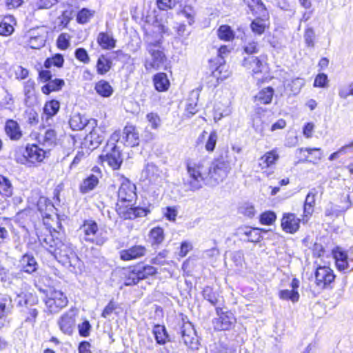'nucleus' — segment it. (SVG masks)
<instances>
[{"label": "nucleus", "instance_id": "f257e3e1", "mask_svg": "<svg viewBox=\"0 0 353 353\" xmlns=\"http://www.w3.org/2000/svg\"><path fill=\"white\" fill-rule=\"evenodd\" d=\"M187 171L190 178V189L192 190L201 188V183L210 172L208 163L205 160L188 161Z\"/></svg>", "mask_w": 353, "mask_h": 353}, {"label": "nucleus", "instance_id": "f03ea898", "mask_svg": "<svg viewBox=\"0 0 353 353\" xmlns=\"http://www.w3.org/2000/svg\"><path fill=\"white\" fill-rule=\"evenodd\" d=\"M148 56L145 57L144 66L147 71L161 70L165 67L167 58L158 43H150L147 46Z\"/></svg>", "mask_w": 353, "mask_h": 353}, {"label": "nucleus", "instance_id": "7ed1b4c3", "mask_svg": "<svg viewBox=\"0 0 353 353\" xmlns=\"http://www.w3.org/2000/svg\"><path fill=\"white\" fill-rule=\"evenodd\" d=\"M242 64L245 68L252 72V76L258 83L263 82L267 78L265 75L268 72V67L266 63L259 57L254 56L244 57Z\"/></svg>", "mask_w": 353, "mask_h": 353}, {"label": "nucleus", "instance_id": "20e7f679", "mask_svg": "<svg viewBox=\"0 0 353 353\" xmlns=\"http://www.w3.org/2000/svg\"><path fill=\"white\" fill-rule=\"evenodd\" d=\"M101 163L112 170H118L123 161L121 154L116 145L112 143H107L103 153L99 156Z\"/></svg>", "mask_w": 353, "mask_h": 353}, {"label": "nucleus", "instance_id": "39448f33", "mask_svg": "<svg viewBox=\"0 0 353 353\" xmlns=\"http://www.w3.org/2000/svg\"><path fill=\"white\" fill-rule=\"evenodd\" d=\"M81 232L83 234V239L85 241L94 243L97 245H102L106 241V239L98 234V225L92 220H86L80 228Z\"/></svg>", "mask_w": 353, "mask_h": 353}, {"label": "nucleus", "instance_id": "423d86ee", "mask_svg": "<svg viewBox=\"0 0 353 353\" xmlns=\"http://www.w3.org/2000/svg\"><path fill=\"white\" fill-rule=\"evenodd\" d=\"M68 304V299L59 290L50 292L46 299V305L51 313H57Z\"/></svg>", "mask_w": 353, "mask_h": 353}, {"label": "nucleus", "instance_id": "0eeeda50", "mask_svg": "<svg viewBox=\"0 0 353 353\" xmlns=\"http://www.w3.org/2000/svg\"><path fill=\"white\" fill-rule=\"evenodd\" d=\"M335 279L333 270L327 266H319L315 272V284L319 290H324L332 283Z\"/></svg>", "mask_w": 353, "mask_h": 353}, {"label": "nucleus", "instance_id": "6e6552de", "mask_svg": "<svg viewBox=\"0 0 353 353\" xmlns=\"http://www.w3.org/2000/svg\"><path fill=\"white\" fill-rule=\"evenodd\" d=\"M217 317L213 320V325L217 330H228L232 328L236 319L231 312H224L221 307H216Z\"/></svg>", "mask_w": 353, "mask_h": 353}, {"label": "nucleus", "instance_id": "1a4fd4ad", "mask_svg": "<svg viewBox=\"0 0 353 353\" xmlns=\"http://www.w3.org/2000/svg\"><path fill=\"white\" fill-rule=\"evenodd\" d=\"M120 202L132 203L137 199L136 186L128 179L123 178L118 190Z\"/></svg>", "mask_w": 353, "mask_h": 353}, {"label": "nucleus", "instance_id": "9d476101", "mask_svg": "<svg viewBox=\"0 0 353 353\" xmlns=\"http://www.w3.org/2000/svg\"><path fill=\"white\" fill-rule=\"evenodd\" d=\"M230 170L228 161L219 160L214 164L212 168L209 167L208 176L216 182L222 181L228 176Z\"/></svg>", "mask_w": 353, "mask_h": 353}, {"label": "nucleus", "instance_id": "9b49d317", "mask_svg": "<svg viewBox=\"0 0 353 353\" xmlns=\"http://www.w3.org/2000/svg\"><path fill=\"white\" fill-rule=\"evenodd\" d=\"M180 333L185 345L192 349L197 348L198 340L192 323L189 322L184 323L181 327Z\"/></svg>", "mask_w": 353, "mask_h": 353}, {"label": "nucleus", "instance_id": "f8f14e48", "mask_svg": "<svg viewBox=\"0 0 353 353\" xmlns=\"http://www.w3.org/2000/svg\"><path fill=\"white\" fill-rule=\"evenodd\" d=\"M332 255L335 260L336 267L341 272L352 271L353 267L350 268L351 260L348 257L347 251L340 247H336L332 250Z\"/></svg>", "mask_w": 353, "mask_h": 353}, {"label": "nucleus", "instance_id": "ddd939ff", "mask_svg": "<svg viewBox=\"0 0 353 353\" xmlns=\"http://www.w3.org/2000/svg\"><path fill=\"white\" fill-rule=\"evenodd\" d=\"M319 193L321 194H323L322 188L321 186L312 188L307 194L303 209V222H307L308 221V216L312 214L314 206L316 203V196Z\"/></svg>", "mask_w": 353, "mask_h": 353}, {"label": "nucleus", "instance_id": "4468645a", "mask_svg": "<svg viewBox=\"0 0 353 353\" xmlns=\"http://www.w3.org/2000/svg\"><path fill=\"white\" fill-rule=\"evenodd\" d=\"M92 172L85 179L80 185V190L82 193H88L94 190L99 183V179L101 177V172L99 168L94 167Z\"/></svg>", "mask_w": 353, "mask_h": 353}, {"label": "nucleus", "instance_id": "2eb2a0df", "mask_svg": "<svg viewBox=\"0 0 353 353\" xmlns=\"http://www.w3.org/2000/svg\"><path fill=\"white\" fill-rule=\"evenodd\" d=\"M117 212L119 216L124 219H134L146 216L149 210L139 207L128 208V206H119Z\"/></svg>", "mask_w": 353, "mask_h": 353}, {"label": "nucleus", "instance_id": "dca6fc26", "mask_svg": "<svg viewBox=\"0 0 353 353\" xmlns=\"http://www.w3.org/2000/svg\"><path fill=\"white\" fill-rule=\"evenodd\" d=\"M58 324L60 330L65 334L70 335L75 325V314L70 310L63 314L59 319Z\"/></svg>", "mask_w": 353, "mask_h": 353}, {"label": "nucleus", "instance_id": "f3484780", "mask_svg": "<svg viewBox=\"0 0 353 353\" xmlns=\"http://www.w3.org/2000/svg\"><path fill=\"white\" fill-rule=\"evenodd\" d=\"M123 140L127 146L134 147L139 143V133L135 126L126 125L123 131Z\"/></svg>", "mask_w": 353, "mask_h": 353}, {"label": "nucleus", "instance_id": "a211bd4d", "mask_svg": "<svg viewBox=\"0 0 353 353\" xmlns=\"http://www.w3.org/2000/svg\"><path fill=\"white\" fill-rule=\"evenodd\" d=\"M301 220L294 214H284L281 219V227L283 230L288 233H294L299 228Z\"/></svg>", "mask_w": 353, "mask_h": 353}, {"label": "nucleus", "instance_id": "6ab92c4d", "mask_svg": "<svg viewBox=\"0 0 353 353\" xmlns=\"http://www.w3.org/2000/svg\"><path fill=\"white\" fill-rule=\"evenodd\" d=\"M279 159V155L276 150L274 149L265 152L259 159L258 166L261 170L271 168L272 165L276 164Z\"/></svg>", "mask_w": 353, "mask_h": 353}, {"label": "nucleus", "instance_id": "aec40b11", "mask_svg": "<svg viewBox=\"0 0 353 353\" xmlns=\"http://www.w3.org/2000/svg\"><path fill=\"white\" fill-rule=\"evenodd\" d=\"M146 248L143 245H134L128 250L121 252V259L130 261L140 258L145 254Z\"/></svg>", "mask_w": 353, "mask_h": 353}, {"label": "nucleus", "instance_id": "412c9836", "mask_svg": "<svg viewBox=\"0 0 353 353\" xmlns=\"http://www.w3.org/2000/svg\"><path fill=\"white\" fill-rule=\"evenodd\" d=\"M141 177L150 183H156L161 178V172L153 163H148L141 173Z\"/></svg>", "mask_w": 353, "mask_h": 353}, {"label": "nucleus", "instance_id": "4be33fe9", "mask_svg": "<svg viewBox=\"0 0 353 353\" xmlns=\"http://www.w3.org/2000/svg\"><path fill=\"white\" fill-rule=\"evenodd\" d=\"M26 152V157L32 163L42 161L45 157V151L37 145H28Z\"/></svg>", "mask_w": 353, "mask_h": 353}, {"label": "nucleus", "instance_id": "5701e85b", "mask_svg": "<svg viewBox=\"0 0 353 353\" xmlns=\"http://www.w3.org/2000/svg\"><path fill=\"white\" fill-rule=\"evenodd\" d=\"M19 267L21 271L31 274L37 270L38 264L32 256L25 254L19 261Z\"/></svg>", "mask_w": 353, "mask_h": 353}, {"label": "nucleus", "instance_id": "b1692460", "mask_svg": "<svg viewBox=\"0 0 353 353\" xmlns=\"http://www.w3.org/2000/svg\"><path fill=\"white\" fill-rule=\"evenodd\" d=\"M6 134L12 140H19L22 137V132L18 123L12 119L6 121L5 125Z\"/></svg>", "mask_w": 353, "mask_h": 353}, {"label": "nucleus", "instance_id": "393cba45", "mask_svg": "<svg viewBox=\"0 0 353 353\" xmlns=\"http://www.w3.org/2000/svg\"><path fill=\"white\" fill-rule=\"evenodd\" d=\"M97 43L103 50H111L116 46V39H114L112 33L100 32L97 37Z\"/></svg>", "mask_w": 353, "mask_h": 353}, {"label": "nucleus", "instance_id": "a878e982", "mask_svg": "<svg viewBox=\"0 0 353 353\" xmlns=\"http://www.w3.org/2000/svg\"><path fill=\"white\" fill-rule=\"evenodd\" d=\"M13 309L12 300L8 295L0 298V320H5L12 313Z\"/></svg>", "mask_w": 353, "mask_h": 353}, {"label": "nucleus", "instance_id": "bb28decb", "mask_svg": "<svg viewBox=\"0 0 353 353\" xmlns=\"http://www.w3.org/2000/svg\"><path fill=\"white\" fill-rule=\"evenodd\" d=\"M16 24L14 18L12 16L5 17L0 22V34L7 37L14 32V26Z\"/></svg>", "mask_w": 353, "mask_h": 353}, {"label": "nucleus", "instance_id": "cd10ccee", "mask_svg": "<svg viewBox=\"0 0 353 353\" xmlns=\"http://www.w3.org/2000/svg\"><path fill=\"white\" fill-rule=\"evenodd\" d=\"M65 85V81L61 79H54L49 81L41 87V92L45 94H49L52 92H57L61 90Z\"/></svg>", "mask_w": 353, "mask_h": 353}, {"label": "nucleus", "instance_id": "c85d7f7f", "mask_svg": "<svg viewBox=\"0 0 353 353\" xmlns=\"http://www.w3.org/2000/svg\"><path fill=\"white\" fill-rule=\"evenodd\" d=\"M86 139L90 142V145L96 148L105 139V133L100 128H94L86 137Z\"/></svg>", "mask_w": 353, "mask_h": 353}, {"label": "nucleus", "instance_id": "c756f323", "mask_svg": "<svg viewBox=\"0 0 353 353\" xmlns=\"http://www.w3.org/2000/svg\"><path fill=\"white\" fill-rule=\"evenodd\" d=\"M274 94V90L271 87H268L261 90L254 97V101L261 104H269L271 103Z\"/></svg>", "mask_w": 353, "mask_h": 353}, {"label": "nucleus", "instance_id": "7c9ffc66", "mask_svg": "<svg viewBox=\"0 0 353 353\" xmlns=\"http://www.w3.org/2000/svg\"><path fill=\"white\" fill-rule=\"evenodd\" d=\"M29 39L27 46L32 49H39L45 45L46 39L43 35L35 34L34 30L29 32Z\"/></svg>", "mask_w": 353, "mask_h": 353}, {"label": "nucleus", "instance_id": "2f4dec72", "mask_svg": "<svg viewBox=\"0 0 353 353\" xmlns=\"http://www.w3.org/2000/svg\"><path fill=\"white\" fill-rule=\"evenodd\" d=\"M94 90L99 95L103 97H109L113 93L112 87L105 80H100L96 83Z\"/></svg>", "mask_w": 353, "mask_h": 353}, {"label": "nucleus", "instance_id": "473e14b6", "mask_svg": "<svg viewBox=\"0 0 353 353\" xmlns=\"http://www.w3.org/2000/svg\"><path fill=\"white\" fill-rule=\"evenodd\" d=\"M154 84L157 90L165 91L170 86V81L165 73H158L154 77Z\"/></svg>", "mask_w": 353, "mask_h": 353}, {"label": "nucleus", "instance_id": "72a5a7b5", "mask_svg": "<svg viewBox=\"0 0 353 353\" xmlns=\"http://www.w3.org/2000/svg\"><path fill=\"white\" fill-rule=\"evenodd\" d=\"M70 128L73 130H81L88 124V120L80 114H74L69 121Z\"/></svg>", "mask_w": 353, "mask_h": 353}, {"label": "nucleus", "instance_id": "f704fd0d", "mask_svg": "<svg viewBox=\"0 0 353 353\" xmlns=\"http://www.w3.org/2000/svg\"><path fill=\"white\" fill-rule=\"evenodd\" d=\"M168 14L166 12H163L156 16L154 26L159 28L161 33H168Z\"/></svg>", "mask_w": 353, "mask_h": 353}, {"label": "nucleus", "instance_id": "c9c22d12", "mask_svg": "<svg viewBox=\"0 0 353 353\" xmlns=\"http://www.w3.org/2000/svg\"><path fill=\"white\" fill-rule=\"evenodd\" d=\"M139 280L146 279L148 276H152L156 274V268L151 265L134 267Z\"/></svg>", "mask_w": 353, "mask_h": 353}, {"label": "nucleus", "instance_id": "e433bc0d", "mask_svg": "<svg viewBox=\"0 0 353 353\" xmlns=\"http://www.w3.org/2000/svg\"><path fill=\"white\" fill-rule=\"evenodd\" d=\"M218 37L225 41H231L234 39V32L228 25H222L217 30Z\"/></svg>", "mask_w": 353, "mask_h": 353}, {"label": "nucleus", "instance_id": "4c0bfd02", "mask_svg": "<svg viewBox=\"0 0 353 353\" xmlns=\"http://www.w3.org/2000/svg\"><path fill=\"white\" fill-rule=\"evenodd\" d=\"M150 240L152 245H159L164 240V232L163 228L156 227L152 228L149 234Z\"/></svg>", "mask_w": 353, "mask_h": 353}, {"label": "nucleus", "instance_id": "58836bf2", "mask_svg": "<svg viewBox=\"0 0 353 353\" xmlns=\"http://www.w3.org/2000/svg\"><path fill=\"white\" fill-rule=\"evenodd\" d=\"M35 93V81L30 79L23 83V94L25 96V102L27 103Z\"/></svg>", "mask_w": 353, "mask_h": 353}, {"label": "nucleus", "instance_id": "ea45409f", "mask_svg": "<svg viewBox=\"0 0 353 353\" xmlns=\"http://www.w3.org/2000/svg\"><path fill=\"white\" fill-rule=\"evenodd\" d=\"M112 66V62L105 56L101 55L97 60V70L99 74H105L107 73Z\"/></svg>", "mask_w": 353, "mask_h": 353}, {"label": "nucleus", "instance_id": "a19ab883", "mask_svg": "<svg viewBox=\"0 0 353 353\" xmlns=\"http://www.w3.org/2000/svg\"><path fill=\"white\" fill-rule=\"evenodd\" d=\"M153 333L155 336V339L159 344L165 343L168 340V335L164 326L160 325H155L153 329Z\"/></svg>", "mask_w": 353, "mask_h": 353}, {"label": "nucleus", "instance_id": "79ce46f5", "mask_svg": "<svg viewBox=\"0 0 353 353\" xmlns=\"http://www.w3.org/2000/svg\"><path fill=\"white\" fill-rule=\"evenodd\" d=\"M94 10L88 8H83L78 12L77 21L79 23L85 24L94 17Z\"/></svg>", "mask_w": 353, "mask_h": 353}, {"label": "nucleus", "instance_id": "37998d69", "mask_svg": "<svg viewBox=\"0 0 353 353\" xmlns=\"http://www.w3.org/2000/svg\"><path fill=\"white\" fill-rule=\"evenodd\" d=\"M12 194V186L9 179L0 175V194L10 196Z\"/></svg>", "mask_w": 353, "mask_h": 353}, {"label": "nucleus", "instance_id": "c03bdc74", "mask_svg": "<svg viewBox=\"0 0 353 353\" xmlns=\"http://www.w3.org/2000/svg\"><path fill=\"white\" fill-rule=\"evenodd\" d=\"M279 296L283 300H290L293 303H296L299 299V294L297 290H283L279 292Z\"/></svg>", "mask_w": 353, "mask_h": 353}, {"label": "nucleus", "instance_id": "a18cd8bd", "mask_svg": "<svg viewBox=\"0 0 353 353\" xmlns=\"http://www.w3.org/2000/svg\"><path fill=\"white\" fill-rule=\"evenodd\" d=\"M250 28L254 33L260 35L265 32L267 25L265 20L256 18L251 23Z\"/></svg>", "mask_w": 353, "mask_h": 353}, {"label": "nucleus", "instance_id": "49530a36", "mask_svg": "<svg viewBox=\"0 0 353 353\" xmlns=\"http://www.w3.org/2000/svg\"><path fill=\"white\" fill-rule=\"evenodd\" d=\"M60 108V103L57 100H51L45 104L44 112L49 117L54 116Z\"/></svg>", "mask_w": 353, "mask_h": 353}, {"label": "nucleus", "instance_id": "de8ad7c7", "mask_svg": "<svg viewBox=\"0 0 353 353\" xmlns=\"http://www.w3.org/2000/svg\"><path fill=\"white\" fill-rule=\"evenodd\" d=\"M243 234L248 237L250 242H259L261 239L260 232L258 229L245 228L243 229Z\"/></svg>", "mask_w": 353, "mask_h": 353}, {"label": "nucleus", "instance_id": "09e8293b", "mask_svg": "<svg viewBox=\"0 0 353 353\" xmlns=\"http://www.w3.org/2000/svg\"><path fill=\"white\" fill-rule=\"evenodd\" d=\"M37 208L41 212H43L46 216H48L47 211L52 210L54 208V205L46 198L41 197L38 201Z\"/></svg>", "mask_w": 353, "mask_h": 353}, {"label": "nucleus", "instance_id": "8fccbe9b", "mask_svg": "<svg viewBox=\"0 0 353 353\" xmlns=\"http://www.w3.org/2000/svg\"><path fill=\"white\" fill-rule=\"evenodd\" d=\"M57 139L56 132L52 129H48L46 130L43 137V143L44 145L50 146L52 145Z\"/></svg>", "mask_w": 353, "mask_h": 353}, {"label": "nucleus", "instance_id": "3c124183", "mask_svg": "<svg viewBox=\"0 0 353 353\" xmlns=\"http://www.w3.org/2000/svg\"><path fill=\"white\" fill-rule=\"evenodd\" d=\"M125 274V279L124 281V285L126 286L136 285L139 281L134 268L131 270L128 271V272Z\"/></svg>", "mask_w": 353, "mask_h": 353}, {"label": "nucleus", "instance_id": "603ef678", "mask_svg": "<svg viewBox=\"0 0 353 353\" xmlns=\"http://www.w3.org/2000/svg\"><path fill=\"white\" fill-rule=\"evenodd\" d=\"M217 139L218 135L216 132L214 130L211 132L205 146L207 151L212 152L214 150Z\"/></svg>", "mask_w": 353, "mask_h": 353}, {"label": "nucleus", "instance_id": "864d4df0", "mask_svg": "<svg viewBox=\"0 0 353 353\" xmlns=\"http://www.w3.org/2000/svg\"><path fill=\"white\" fill-rule=\"evenodd\" d=\"M70 36L67 33L61 34L57 39V46L61 50L67 49L70 46Z\"/></svg>", "mask_w": 353, "mask_h": 353}, {"label": "nucleus", "instance_id": "5fc2aeb1", "mask_svg": "<svg viewBox=\"0 0 353 353\" xmlns=\"http://www.w3.org/2000/svg\"><path fill=\"white\" fill-rule=\"evenodd\" d=\"M315 32L312 28H308L304 33V40L307 47L314 46Z\"/></svg>", "mask_w": 353, "mask_h": 353}, {"label": "nucleus", "instance_id": "6e6d98bb", "mask_svg": "<svg viewBox=\"0 0 353 353\" xmlns=\"http://www.w3.org/2000/svg\"><path fill=\"white\" fill-rule=\"evenodd\" d=\"M276 216L273 212H265L261 215L260 221L263 225H272L276 220Z\"/></svg>", "mask_w": 353, "mask_h": 353}, {"label": "nucleus", "instance_id": "4d7b16f0", "mask_svg": "<svg viewBox=\"0 0 353 353\" xmlns=\"http://www.w3.org/2000/svg\"><path fill=\"white\" fill-rule=\"evenodd\" d=\"M203 296L205 299L208 301L213 305H215L218 302V299L210 287L208 286L203 289Z\"/></svg>", "mask_w": 353, "mask_h": 353}, {"label": "nucleus", "instance_id": "13d9d810", "mask_svg": "<svg viewBox=\"0 0 353 353\" xmlns=\"http://www.w3.org/2000/svg\"><path fill=\"white\" fill-rule=\"evenodd\" d=\"M353 95V83L347 85L341 86L339 89V96L343 99H347L349 96Z\"/></svg>", "mask_w": 353, "mask_h": 353}, {"label": "nucleus", "instance_id": "bf43d9fd", "mask_svg": "<svg viewBox=\"0 0 353 353\" xmlns=\"http://www.w3.org/2000/svg\"><path fill=\"white\" fill-rule=\"evenodd\" d=\"M146 119L152 129H157L159 127L161 119L157 113H148L146 115Z\"/></svg>", "mask_w": 353, "mask_h": 353}, {"label": "nucleus", "instance_id": "052dcab7", "mask_svg": "<svg viewBox=\"0 0 353 353\" xmlns=\"http://www.w3.org/2000/svg\"><path fill=\"white\" fill-rule=\"evenodd\" d=\"M177 0H157V6L160 10H166L175 6Z\"/></svg>", "mask_w": 353, "mask_h": 353}, {"label": "nucleus", "instance_id": "680f3d73", "mask_svg": "<svg viewBox=\"0 0 353 353\" xmlns=\"http://www.w3.org/2000/svg\"><path fill=\"white\" fill-rule=\"evenodd\" d=\"M75 57L84 63H88L90 61V57L84 48H77L75 51Z\"/></svg>", "mask_w": 353, "mask_h": 353}, {"label": "nucleus", "instance_id": "e2e57ef3", "mask_svg": "<svg viewBox=\"0 0 353 353\" xmlns=\"http://www.w3.org/2000/svg\"><path fill=\"white\" fill-rule=\"evenodd\" d=\"M327 85V76L324 74H319L314 82V87H319V88H325Z\"/></svg>", "mask_w": 353, "mask_h": 353}, {"label": "nucleus", "instance_id": "0e129e2a", "mask_svg": "<svg viewBox=\"0 0 353 353\" xmlns=\"http://www.w3.org/2000/svg\"><path fill=\"white\" fill-rule=\"evenodd\" d=\"M352 147H353V141L351 142L350 143L347 144V145L342 146L338 151L332 153L329 157V160L330 161H334V159L338 158L340 154L347 153L348 150L350 149Z\"/></svg>", "mask_w": 353, "mask_h": 353}, {"label": "nucleus", "instance_id": "69168bd1", "mask_svg": "<svg viewBox=\"0 0 353 353\" xmlns=\"http://www.w3.org/2000/svg\"><path fill=\"white\" fill-rule=\"evenodd\" d=\"M14 99L12 95L8 92V90H6V94L2 100V105L7 109H12L14 105Z\"/></svg>", "mask_w": 353, "mask_h": 353}, {"label": "nucleus", "instance_id": "338daca9", "mask_svg": "<svg viewBox=\"0 0 353 353\" xmlns=\"http://www.w3.org/2000/svg\"><path fill=\"white\" fill-rule=\"evenodd\" d=\"M55 255H59L60 257H69L70 254H72V252L68 248V247L61 244L59 247L54 249Z\"/></svg>", "mask_w": 353, "mask_h": 353}, {"label": "nucleus", "instance_id": "774afa93", "mask_svg": "<svg viewBox=\"0 0 353 353\" xmlns=\"http://www.w3.org/2000/svg\"><path fill=\"white\" fill-rule=\"evenodd\" d=\"M91 325L88 321H83L78 325L79 332L81 336L86 337L90 334Z\"/></svg>", "mask_w": 353, "mask_h": 353}]
</instances>
